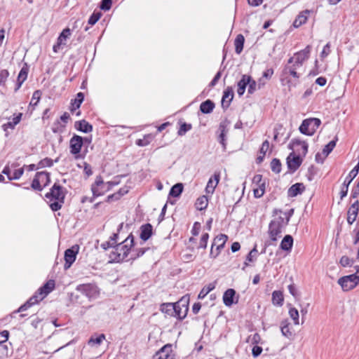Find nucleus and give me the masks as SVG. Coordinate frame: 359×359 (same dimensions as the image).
<instances>
[{"label":"nucleus","instance_id":"864d4df0","mask_svg":"<svg viewBox=\"0 0 359 359\" xmlns=\"http://www.w3.org/2000/svg\"><path fill=\"white\" fill-rule=\"evenodd\" d=\"M248 93L252 94L257 89V82L251 79L250 76V81L249 83H248Z\"/></svg>","mask_w":359,"mask_h":359},{"label":"nucleus","instance_id":"e433bc0d","mask_svg":"<svg viewBox=\"0 0 359 359\" xmlns=\"http://www.w3.org/2000/svg\"><path fill=\"white\" fill-rule=\"evenodd\" d=\"M208 204V198L205 196H202L196 200L195 206L197 210H203L207 208Z\"/></svg>","mask_w":359,"mask_h":359},{"label":"nucleus","instance_id":"774afa93","mask_svg":"<svg viewBox=\"0 0 359 359\" xmlns=\"http://www.w3.org/2000/svg\"><path fill=\"white\" fill-rule=\"evenodd\" d=\"M262 352V348L261 346H255L253 348H252V355L256 358L257 356H259Z\"/></svg>","mask_w":359,"mask_h":359},{"label":"nucleus","instance_id":"a878e982","mask_svg":"<svg viewBox=\"0 0 359 359\" xmlns=\"http://www.w3.org/2000/svg\"><path fill=\"white\" fill-rule=\"evenodd\" d=\"M75 128L81 132L89 133L93 130V126L86 120H81L75 123Z\"/></svg>","mask_w":359,"mask_h":359},{"label":"nucleus","instance_id":"8fccbe9b","mask_svg":"<svg viewBox=\"0 0 359 359\" xmlns=\"http://www.w3.org/2000/svg\"><path fill=\"white\" fill-rule=\"evenodd\" d=\"M339 263L343 267H347L352 266L354 263V260L347 256H342L340 259Z\"/></svg>","mask_w":359,"mask_h":359},{"label":"nucleus","instance_id":"3c124183","mask_svg":"<svg viewBox=\"0 0 359 359\" xmlns=\"http://www.w3.org/2000/svg\"><path fill=\"white\" fill-rule=\"evenodd\" d=\"M24 173V167L19 169H15L10 177V180H19Z\"/></svg>","mask_w":359,"mask_h":359},{"label":"nucleus","instance_id":"a18cd8bd","mask_svg":"<svg viewBox=\"0 0 359 359\" xmlns=\"http://www.w3.org/2000/svg\"><path fill=\"white\" fill-rule=\"evenodd\" d=\"M227 238H228L227 236H226L224 234H220V235L217 236L214 239V241L212 243V248H214L215 245H217V244H219V246L224 245L227 241Z\"/></svg>","mask_w":359,"mask_h":359},{"label":"nucleus","instance_id":"79ce46f5","mask_svg":"<svg viewBox=\"0 0 359 359\" xmlns=\"http://www.w3.org/2000/svg\"><path fill=\"white\" fill-rule=\"evenodd\" d=\"M289 315L290 318L292 319L294 325H299V311L297 309H295L294 307H292L290 305H289Z\"/></svg>","mask_w":359,"mask_h":359},{"label":"nucleus","instance_id":"6ab92c4d","mask_svg":"<svg viewBox=\"0 0 359 359\" xmlns=\"http://www.w3.org/2000/svg\"><path fill=\"white\" fill-rule=\"evenodd\" d=\"M175 307L176 309L173 317L177 318L179 320L184 319L187 316L188 312V305L186 304V302L181 299L175 303Z\"/></svg>","mask_w":359,"mask_h":359},{"label":"nucleus","instance_id":"69168bd1","mask_svg":"<svg viewBox=\"0 0 359 359\" xmlns=\"http://www.w3.org/2000/svg\"><path fill=\"white\" fill-rule=\"evenodd\" d=\"M201 229V224L199 222H196L194 224L193 228L191 229V233L194 236L198 235Z\"/></svg>","mask_w":359,"mask_h":359},{"label":"nucleus","instance_id":"c03bdc74","mask_svg":"<svg viewBox=\"0 0 359 359\" xmlns=\"http://www.w3.org/2000/svg\"><path fill=\"white\" fill-rule=\"evenodd\" d=\"M147 249L146 248H140V249H137V250H133L132 252H130V257H128V260H131V259H135L141 256H142L144 252H146Z\"/></svg>","mask_w":359,"mask_h":359},{"label":"nucleus","instance_id":"aec40b11","mask_svg":"<svg viewBox=\"0 0 359 359\" xmlns=\"http://www.w3.org/2000/svg\"><path fill=\"white\" fill-rule=\"evenodd\" d=\"M359 211V202L355 201L349 208L347 212V222L352 224L356 219Z\"/></svg>","mask_w":359,"mask_h":359},{"label":"nucleus","instance_id":"ddd939ff","mask_svg":"<svg viewBox=\"0 0 359 359\" xmlns=\"http://www.w3.org/2000/svg\"><path fill=\"white\" fill-rule=\"evenodd\" d=\"M83 146V138L79 136L74 135L69 141L70 152L74 155L75 158L80 157V151Z\"/></svg>","mask_w":359,"mask_h":359},{"label":"nucleus","instance_id":"f03ea898","mask_svg":"<svg viewBox=\"0 0 359 359\" xmlns=\"http://www.w3.org/2000/svg\"><path fill=\"white\" fill-rule=\"evenodd\" d=\"M55 288V281L48 280L43 286L41 287L36 294L33 295L29 299L22 304L14 313H19L26 311L28 308L43 299Z\"/></svg>","mask_w":359,"mask_h":359},{"label":"nucleus","instance_id":"1a4fd4ad","mask_svg":"<svg viewBox=\"0 0 359 359\" xmlns=\"http://www.w3.org/2000/svg\"><path fill=\"white\" fill-rule=\"evenodd\" d=\"M76 290L90 299H95L99 295V290L94 284L79 285L77 286Z\"/></svg>","mask_w":359,"mask_h":359},{"label":"nucleus","instance_id":"39448f33","mask_svg":"<svg viewBox=\"0 0 359 359\" xmlns=\"http://www.w3.org/2000/svg\"><path fill=\"white\" fill-rule=\"evenodd\" d=\"M117 184L118 182H104L101 176H97L94 184L91 186V191L93 196L97 197L104 194Z\"/></svg>","mask_w":359,"mask_h":359},{"label":"nucleus","instance_id":"4d7b16f0","mask_svg":"<svg viewBox=\"0 0 359 359\" xmlns=\"http://www.w3.org/2000/svg\"><path fill=\"white\" fill-rule=\"evenodd\" d=\"M219 128L221 129V134L219 135V142L222 144L224 149H225V147H226L225 139H224V137H225V127L224 126V125L220 124Z\"/></svg>","mask_w":359,"mask_h":359},{"label":"nucleus","instance_id":"f704fd0d","mask_svg":"<svg viewBox=\"0 0 359 359\" xmlns=\"http://www.w3.org/2000/svg\"><path fill=\"white\" fill-rule=\"evenodd\" d=\"M244 41V36L242 34H238L234 41L235 51L237 54H240L242 52Z\"/></svg>","mask_w":359,"mask_h":359},{"label":"nucleus","instance_id":"49530a36","mask_svg":"<svg viewBox=\"0 0 359 359\" xmlns=\"http://www.w3.org/2000/svg\"><path fill=\"white\" fill-rule=\"evenodd\" d=\"M271 170L276 173H279L281 170V163L280 160L273 158L271 162Z\"/></svg>","mask_w":359,"mask_h":359},{"label":"nucleus","instance_id":"338daca9","mask_svg":"<svg viewBox=\"0 0 359 359\" xmlns=\"http://www.w3.org/2000/svg\"><path fill=\"white\" fill-rule=\"evenodd\" d=\"M269 148V142L268 140H265L262 145L260 149V153L262 154L263 156L266 154L267 150Z\"/></svg>","mask_w":359,"mask_h":359},{"label":"nucleus","instance_id":"c9c22d12","mask_svg":"<svg viewBox=\"0 0 359 359\" xmlns=\"http://www.w3.org/2000/svg\"><path fill=\"white\" fill-rule=\"evenodd\" d=\"M337 140V137H335L333 140L330 141L325 146V147L323 149V154L324 156V158H326L332 152V151L336 146Z\"/></svg>","mask_w":359,"mask_h":359},{"label":"nucleus","instance_id":"bf43d9fd","mask_svg":"<svg viewBox=\"0 0 359 359\" xmlns=\"http://www.w3.org/2000/svg\"><path fill=\"white\" fill-rule=\"evenodd\" d=\"M261 341V337L258 333H255L248 337V341L252 344H259Z\"/></svg>","mask_w":359,"mask_h":359},{"label":"nucleus","instance_id":"052dcab7","mask_svg":"<svg viewBox=\"0 0 359 359\" xmlns=\"http://www.w3.org/2000/svg\"><path fill=\"white\" fill-rule=\"evenodd\" d=\"M191 128V126L190 124L183 123L181 125L180 128L178 131L179 135H184L188 130H189Z\"/></svg>","mask_w":359,"mask_h":359},{"label":"nucleus","instance_id":"58836bf2","mask_svg":"<svg viewBox=\"0 0 359 359\" xmlns=\"http://www.w3.org/2000/svg\"><path fill=\"white\" fill-rule=\"evenodd\" d=\"M273 212L274 214H277L281 217L284 221H287V224H288L290 217L293 215L294 210L290 209L287 212H283L280 210H275Z\"/></svg>","mask_w":359,"mask_h":359},{"label":"nucleus","instance_id":"2eb2a0df","mask_svg":"<svg viewBox=\"0 0 359 359\" xmlns=\"http://www.w3.org/2000/svg\"><path fill=\"white\" fill-rule=\"evenodd\" d=\"M71 34L72 32L69 28H65L62 30L57 39V43L53 47L55 53H58L62 46L66 45L67 40L70 37Z\"/></svg>","mask_w":359,"mask_h":359},{"label":"nucleus","instance_id":"dca6fc26","mask_svg":"<svg viewBox=\"0 0 359 359\" xmlns=\"http://www.w3.org/2000/svg\"><path fill=\"white\" fill-rule=\"evenodd\" d=\"M152 359H175V354L172 352V345L166 344L158 351Z\"/></svg>","mask_w":359,"mask_h":359},{"label":"nucleus","instance_id":"de8ad7c7","mask_svg":"<svg viewBox=\"0 0 359 359\" xmlns=\"http://www.w3.org/2000/svg\"><path fill=\"white\" fill-rule=\"evenodd\" d=\"M41 95V93L40 90L34 91L32 95V97L29 104L33 107L36 106L40 100Z\"/></svg>","mask_w":359,"mask_h":359},{"label":"nucleus","instance_id":"6e6552de","mask_svg":"<svg viewBox=\"0 0 359 359\" xmlns=\"http://www.w3.org/2000/svg\"><path fill=\"white\" fill-rule=\"evenodd\" d=\"M50 182V175L47 172H39L36 174L32 182V188L34 190L41 191Z\"/></svg>","mask_w":359,"mask_h":359},{"label":"nucleus","instance_id":"0eeeda50","mask_svg":"<svg viewBox=\"0 0 359 359\" xmlns=\"http://www.w3.org/2000/svg\"><path fill=\"white\" fill-rule=\"evenodd\" d=\"M338 283L344 291H349L359 284V275L351 274L343 276L338 280Z\"/></svg>","mask_w":359,"mask_h":359},{"label":"nucleus","instance_id":"f3484780","mask_svg":"<svg viewBox=\"0 0 359 359\" xmlns=\"http://www.w3.org/2000/svg\"><path fill=\"white\" fill-rule=\"evenodd\" d=\"M311 49V46L308 45L304 50L294 53V55L288 60V63L291 64L292 61H297V63L303 65V62L309 57Z\"/></svg>","mask_w":359,"mask_h":359},{"label":"nucleus","instance_id":"e2e57ef3","mask_svg":"<svg viewBox=\"0 0 359 359\" xmlns=\"http://www.w3.org/2000/svg\"><path fill=\"white\" fill-rule=\"evenodd\" d=\"M8 337L9 332L7 330H4L0 332V346L8 340Z\"/></svg>","mask_w":359,"mask_h":359},{"label":"nucleus","instance_id":"bb28decb","mask_svg":"<svg viewBox=\"0 0 359 359\" xmlns=\"http://www.w3.org/2000/svg\"><path fill=\"white\" fill-rule=\"evenodd\" d=\"M290 324L287 320H283L280 323V330L282 334L287 339H291L293 337V333L290 330Z\"/></svg>","mask_w":359,"mask_h":359},{"label":"nucleus","instance_id":"13d9d810","mask_svg":"<svg viewBox=\"0 0 359 359\" xmlns=\"http://www.w3.org/2000/svg\"><path fill=\"white\" fill-rule=\"evenodd\" d=\"M112 5L111 0H102L100 4V8L103 11H109Z\"/></svg>","mask_w":359,"mask_h":359},{"label":"nucleus","instance_id":"0e129e2a","mask_svg":"<svg viewBox=\"0 0 359 359\" xmlns=\"http://www.w3.org/2000/svg\"><path fill=\"white\" fill-rule=\"evenodd\" d=\"M330 53V45L327 43L324 47L320 53L321 57H327Z\"/></svg>","mask_w":359,"mask_h":359},{"label":"nucleus","instance_id":"9b49d317","mask_svg":"<svg viewBox=\"0 0 359 359\" xmlns=\"http://www.w3.org/2000/svg\"><path fill=\"white\" fill-rule=\"evenodd\" d=\"M80 247L79 245H74L70 248L65 252V269H68L71 267L72 264L75 262L76 255L79 253Z\"/></svg>","mask_w":359,"mask_h":359},{"label":"nucleus","instance_id":"72a5a7b5","mask_svg":"<svg viewBox=\"0 0 359 359\" xmlns=\"http://www.w3.org/2000/svg\"><path fill=\"white\" fill-rule=\"evenodd\" d=\"M215 107V104L210 100H207L206 101L202 102L200 105V110L203 114H209L212 111Z\"/></svg>","mask_w":359,"mask_h":359},{"label":"nucleus","instance_id":"603ef678","mask_svg":"<svg viewBox=\"0 0 359 359\" xmlns=\"http://www.w3.org/2000/svg\"><path fill=\"white\" fill-rule=\"evenodd\" d=\"M9 72L6 69H0V86L4 85L8 77Z\"/></svg>","mask_w":359,"mask_h":359},{"label":"nucleus","instance_id":"37998d69","mask_svg":"<svg viewBox=\"0 0 359 359\" xmlns=\"http://www.w3.org/2000/svg\"><path fill=\"white\" fill-rule=\"evenodd\" d=\"M215 285L214 283H210L205 286L198 294V299H203L210 292L214 290Z\"/></svg>","mask_w":359,"mask_h":359},{"label":"nucleus","instance_id":"a211bd4d","mask_svg":"<svg viewBox=\"0 0 359 359\" xmlns=\"http://www.w3.org/2000/svg\"><path fill=\"white\" fill-rule=\"evenodd\" d=\"M290 76H292L296 80H298L300 77V74L297 72V71L292 69V67H290V64L287 62L283 70L281 79L282 81H285L289 86H290V84L292 83Z\"/></svg>","mask_w":359,"mask_h":359},{"label":"nucleus","instance_id":"a19ab883","mask_svg":"<svg viewBox=\"0 0 359 359\" xmlns=\"http://www.w3.org/2000/svg\"><path fill=\"white\" fill-rule=\"evenodd\" d=\"M183 191V185L182 183H177L172 187L169 194L172 197H178Z\"/></svg>","mask_w":359,"mask_h":359},{"label":"nucleus","instance_id":"7ed1b4c3","mask_svg":"<svg viewBox=\"0 0 359 359\" xmlns=\"http://www.w3.org/2000/svg\"><path fill=\"white\" fill-rule=\"evenodd\" d=\"M65 196V191L64 189L57 183H55L50 191L46 194V197L50 199V208L53 211H57L62 208Z\"/></svg>","mask_w":359,"mask_h":359},{"label":"nucleus","instance_id":"393cba45","mask_svg":"<svg viewBox=\"0 0 359 359\" xmlns=\"http://www.w3.org/2000/svg\"><path fill=\"white\" fill-rule=\"evenodd\" d=\"M309 10H305L301 12L298 16L296 18L293 22V26L296 28L300 27L302 25L304 24L308 18V15L310 13Z\"/></svg>","mask_w":359,"mask_h":359},{"label":"nucleus","instance_id":"ea45409f","mask_svg":"<svg viewBox=\"0 0 359 359\" xmlns=\"http://www.w3.org/2000/svg\"><path fill=\"white\" fill-rule=\"evenodd\" d=\"M27 70L25 68H22L18 76V83L17 86L15 88V91H17L22 86V83L27 79Z\"/></svg>","mask_w":359,"mask_h":359},{"label":"nucleus","instance_id":"b1692460","mask_svg":"<svg viewBox=\"0 0 359 359\" xmlns=\"http://www.w3.org/2000/svg\"><path fill=\"white\" fill-rule=\"evenodd\" d=\"M304 189L305 187L302 183H296L290 187L287 194L290 197H295L301 194Z\"/></svg>","mask_w":359,"mask_h":359},{"label":"nucleus","instance_id":"2f4dec72","mask_svg":"<svg viewBox=\"0 0 359 359\" xmlns=\"http://www.w3.org/2000/svg\"><path fill=\"white\" fill-rule=\"evenodd\" d=\"M250 81V76L243 75L241 81L238 83V89L237 93L241 96L243 95L246 86H248V83Z\"/></svg>","mask_w":359,"mask_h":359},{"label":"nucleus","instance_id":"cd10ccee","mask_svg":"<svg viewBox=\"0 0 359 359\" xmlns=\"http://www.w3.org/2000/svg\"><path fill=\"white\" fill-rule=\"evenodd\" d=\"M140 238L145 241L151 236L152 226L150 224L142 225L140 228Z\"/></svg>","mask_w":359,"mask_h":359},{"label":"nucleus","instance_id":"9d476101","mask_svg":"<svg viewBox=\"0 0 359 359\" xmlns=\"http://www.w3.org/2000/svg\"><path fill=\"white\" fill-rule=\"evenodd\" d=\"M308 147L309 145L305 141H302L297 138L293 139L290 144V148L293 149V151H294L296 154L299 155L302 157H304L306 155L308 152Z\"/></svg>","mask_w":359,"mask_h":359},{"label":"nucleus","instance_id":"5fc2aeb1","mask_svg":"<svg viewBox=\"0 0 359 359\" xmlns=\"http://www.w3.org/2000/svg\"><path fill=\"white\" fill-rule=\"evenodd\" d=\"M209 238V234L204 233L201 236L198 248H205L207 247L208 241Z\"/></svg>","mask_w":359,"mask_h":359},{"label":"nucleus","instance_id":"423d86ee","mask_svg":"<svg viewBox=\"0 0 359 359\" xmlns=\"http://www.w3.org/2000/svg\"><path fill=\"white\" fill-rule=\"evenodd\" d=\"M321 121L317 118H310L303 121L300 125L299 130L301 133L311 136L313 135L318 128L320 126Z\"/></svg>","mask_w":359,"mask_h":359},{"label":"nucleus","instance_id":"f8f14e48","mask_svg":"<svg viewBox=\"0 0 359 359\" xmlns=\"http://www.w3.org/2000/svg\"><path fill=\"white\" fill-rule=\"evenodd\" d=\"M358 171L359 165H355L348 173V176L346 177L340 191L341 199H343V198L346 196L348 190V186L352 182V180L356 177V175L358 173Z\"/></svg>","mask_w":359,"mask_h":359},{"label":"nucleus","instance_id":"20e7f679","mask_svg":"<svg viewBox=\"0 0 359 359\" xmlns=\"http://www.w3.org/2000/svg\"><path fill=\"white\" fill-rule=\"evenodd\" d=\"M273 218L269 226V233L270 238L276 241L281 236L283 229L287 225V221H284L281 217L277 214L273 215Z\"/></svg>","mask_w":359,"mask_h":359},{"label":"nucleus","instance_id":"4468645a","mask_svg":"<svg viewBox=\"0 0 359 359\" xmlns=\"http://www.w3.org/2000/svg\"><path fill=\"white\" fill-rule=\"evenodd\" d=\"M302 157L296 154L294 151L291 152L287 157V165L291 172L296 171L302 163Z\"/></svg>","mask_w":359,"mask_h":359},{"label":"nucleus","instance_id":"c85d7f7f","mask_svg":"<svg viewBox=\"0 0 359 359\" xmlns=\"http://www.w3.org/2000/svg\"><path fill=\"white\" fill-rule=\"evenodd\" d=\"M84 99V95L83 93H79L76 95V97L74 100H72L71 102L70 111L74 113L76 109H78L81 103L83 102Z\"/></svg>","mask_w":359,"mask_h":359},{"label":"nucleus","instance_id":"4c0bfd02","mask_svg":"<svg viewBox=\"0 0 359 359\" xmlns=\"http://www.w3.org/2000/svg\"><path fill=\"white\" fill-rule=\"evenodd\" d=\"M105 339V335L104 334H101L97 337L92 336L88 340V345L91 346H99L102 341Z\"/></svg>","mask_w":359,"mask_h":359},{"label":"nucleus","instance_id":"680f3d73","mask_svg":"<svg viewBox=\"0 0 359 359\" xmlns=\"http://www.w3.org/2000/svg\"><path fill=\"white\" fill-rule=\"evenodd\" d=\"M215 246H216V253L214 254V248H212V246L211 247V250H210V256L212 258H215L218 256V255L220 252V250L224 248V245L219 246V244H217V245H215Z\"/></svg>","mask_w":359,"mask_h":359},{"label":"nucleus","instance_id":"4be33fe9","mask_svg":"<svg viewBox=\"0 0 359 359\" xmlns=\"http://www.w3.org/2000/svg\"><path fill=\"white\" fill-rule=\"evenodd\" d=\"M233 97V90L231 87H227L224 91L222 99V106L224 109L229 107L230 103Z\"/></svg>","mask_w":359,"mask_h":359},{"label":"nucleus","instance_id":"412c9836","mask_svg":"<svg viewBox=\"0 0 359 359\" xmlns=\"http://www.w3.org/2000/svg\"><path fill=\"white\" fill-rule=\"evenodd\" d=\"M220 179V173L215 172L214 175L210 178L205 187V191L208 194H212L217 186Z\"/></svg>","mask_w":359,"mask_h":359},{"label":"nucleus","instance_id":"c756f323","mask_svg":"<svg viewBox=\"0 0 359 359\" xmlns=\"http://www.w3.org/2000/svg\"><path fill=\"white\" fill-rule=\"evenodd\" d=\"M293 245V238L290 235H286L282 240L280 248L285 251H290Z\"/></svg>","mask_w":359,"mask_h":359},{"label":"nucleus","instance_id":"5701e85b","mask_svg":"<svg viewBox=\"0 0 359 359\" xmlns=\"http://www.w3.org/2000/svg\"><path fill=\"white\" fill-rule=\"evenodd\" d=\"M236 294V291L233 289H228L225 291L223 295V302L226 306H231L233 304L236 303L234 302L233 298Z\"/></svg>","mask_w":359,"mask_h":359},{"label":"nucleus","instance_id":"473e14b6","mask_svg":"<svg viewBox=\"0 0 359 359\" xmlns=\"http://www.w3.org/2000/svg\"><path fill=\"white\" fill-rule=\"evenodd\" d=\"M284 298L281 291L275 290L272 293V302L273 304L278 306H281L283 304Z\"/></svg>","mask_w":359,"mask_h":359},{"label":"nucleus","instance_id":"6e6d98bb","mask_svg":"<svg viewBox=\"0 0 359 359\" xmlns=\"http://www.w3.org/2000/svg\"><path fill=\"white\" fill-rule=\"evenodd\" d=\"M101 14L99 13H93L88 19V24L90 25H95L100 18Z\"/></svg>","mask_w":359,"mask_h":359},{"label":"nucleus","instance_id":"09e8293b","mask_svg":"<svg viewBox=\"0 0 359 359\" xmlns=\"http://www.w3.org/2000/svg\"><path fill=\"white\" fill-rule=\"evenodd\" d=\"M53 165V161L49 158H45L39 161L37 168H43L46 167H51Z\"/></svg>","mask_w":359,"mask_h":359},{"label":"nucleus","instance_id":"7c9ffc66","mask_svg":"<svg viewBox=\"0 0 359 359\" xmlns=\"http://www.w3.org/2000/svg\"><path fill=\"white\" fill-rule=\"evenodd\" d=\"M175 303H163L161 305L160 310L169 316H174L175 312Z\"/></svg>","mask_w":359,"mask_h":359},{"label":"nucleus","instance_id":"f257e3e1","mask_svg":"<svg viewBox=\"0 0 359 359\" xmlns=\"http://www.w3.org/2000/svg\"><path fill=\"white\" fill-rule=\"evenodd\" d=\"M134 238L132 235L128 236L123 242L113 247L109 257L114 262H121L128 260V255H130V249L133 246Z\"/></svg>","mask_w":359,"mask_h":359}]
</instances>
